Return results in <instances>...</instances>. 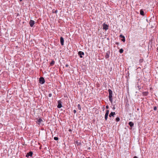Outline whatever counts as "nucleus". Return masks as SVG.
<instances>
[{"label":"nucleus","mask_w":158,"mask_h":158,"mask_svg":"<svg viewBox=\"0 0 158 158\" xmlns=\"http://www.w3.org/2000/svg\"><path fill=\"white\" fill-rule=\"evenodd\" d=\"M73 113L75 114L76 113V110H74L73 111Z\"/></svg>","instance_id":"27"},{"label":"nucleus","mask_w":158,"mask_h":158,"mask_svg":"<svg viewBox=\"0 0 158 158\" xmlns=\"http://www.w3.org/2000/svg\"><path fill=\"white\" fill-rule=\"evenodd\" d=\"M78 109L80 110H81V107L80 104H78L77 105Z\"/></svg>","instance_id":"17"},{"label":"nucleus","mask_w":158,"mask_h":158,"mask_svg":"<svg viewBox=\"0 0 158 158\" xmlns=\"http://www.w3.org/2000/svg\"><path fill=\"white\" fill-rule=\"evenodd\" d=\"M123 50L122 48L120 49L119 50V52L120 53H122L123 52Z\"/></svg>","instance_id":"19"},{"label":"nucleus","mask_w":158,"mask_h":158,"mask_svg":"<svg viewBox=\"0 0 158 158\" xmlns=\"http://www.w3.org/2000/svg\"><path fill=\"white\" fill-rule=\"evenodd\" d=\"M43 121L41 118H39L38 119H37V121L36 122L39 125H40L42 122H43Z\"/></svg>","instance_id":"7"},{"label":"nucleus","mask_w":158,"mask_h":158,"mask_svg":"<svg viewBox=\"0 0 158 158\" xmlns=\"http://www.w3.org/2000/svg\"><path fill=\"white\" fill-rule=\"evenodd\" d=\"M153 109L155 110H157V107L155 106L154 107Z\"/></svg>","instance_id":"25"},{"label":"nucleus","mask_w":158,"mask_h":158,"mask_svg":"<svg viewBox=\"0 0 158 158\" xmlns=\"http://www.w3.org/2000/svg\"><path fill=\"white\" fill-rule=\"evenodd\" d=\"M54 139L55 140H58L59 139L58 137H54Z\"/></svg>","instance_id":"21"},{"label":"nucleus","mask_w":158,"mask_h":158,"mask_svg":"<svg viewBox=\"0 0 158 158\" xmlns=\"http://www.w3.org/2000/svg\"><path fill=\"white\" fill-rule=\"evenodd\" d=\"M139 110V109H137V110Z\"/></svg>","instance_id":"38"},{"label":"nucleus","mask_w":158,"mask_h":158,"mask_svg":"<svg viewBox=\"0 0 158 158\" xmlns=\"http://www.w3.org/2000/svg\"><path fill=\"white\" fill-rule=\"evenodd\" d=\"M108 91L109 92V101L111 103V104H112L113 102V98H112V94H113V92L110 89H109L108 90Z\"/></svg>","instance_id":"1"},{"label":"nucleus","mask_w":158,"mask_h":158,"mask_svg":"<svg viewBox=\"0 0 158 158\" xmlns=\"http://www.w3.org/2000/svg\"><path fill=\"white\" fill-rule=\"evenodd\" d=\"M57 12H58V11L57 10H55L53 9L52 10V13H56Z\"/></svg>","instance_id":"20"},{"label":"nucleus","mask_w":158,"mask_h":158,"mask_svg":"<svg viewBox=\"0 0 158 158\" xmlns=\"http://www.w3.org/2000/svg\"><path fill=\"white\" fill-rule=\"evenodd\" d=\"M78 54L80 57L82 58L83 57L82 55H84V53L83 52L80 51L78 52Z\"/></svg>","instance_id":"8"},{"label":"nucleus","mask_w":158,"mask_h":158,"mask_svg":"<svg viewBox=\"0 0 158 158\" xmlns=\"http://www.w3.org/2000/svg\"><path fill=\"white\" fill-rule=\"evenodd\" d=\"M106 109H108L109 108V106H106Z\"/></svg>","instance_id":"28"},{"label":"nucleus","mask_w":158,"mask_h":158,"mask_svg":"<svg viewBox=\"0 0 158 158\" xmlns=\"http://www.w3.org/2000/svg\"><path fill=\"white\" fill-rule=\"evenodd\" d=\"M115 114V112H111L109 115L110 117H111L112 116L114 117V116Z\"/></svg>","instance_id":"11"},{"label":"nucleus","mask_w":158,"mask_h":158,"mask_svg":"<svg viewBox=\"0 0 158 158\" xmlns=\"http://www.w3.org/2000/svg\"><path fill=\"white\" fill-rule=\"evenodd\" d=\"M109 110H107L106 111V113L105 114V120L106 121L107 120L108 114L109 113Z\"/></svg>","instance_id":"5"},{"label":"nucleus","mask_w":158,"mask_h":158,"mask_svg":"<svg viewBox=\"0 0 158 158\" xmlns=\"http://www.w3.org/2000/svg\"><path fill=\"white\" fill-rule=\"evenodd\" d=\"M60 40L61 44L63 46L64 45V39L62 37L60 38Z\"/></svg>","instance_id":"10"},{"label":"nucleus","mask_w":158,"mask_h":158,"mask_svg":"<svg viewBox=\"0 0 158 158\" xmlns=\"http://www.w3.org/2000/svg\"><path fill=\"white\" fill-rule=\"evenodd\" d=\"M62 102L61 100H59L58 101V105L57 106V108H60L62 107Z\"/></svg>","instance_id":"4"},{"label":"nucleus","mask_w":158,"mask_h":158,"mask_svg":"<svg viewBox=\"0 0 158 158\" xmlns=\"http://www.w3.org/2000/svg\"><path fill=\"white\" fill-rule=\"evenodd\" d=\"M52 94L50 93V94H48V97H52Z\"/></svg>","instance_id":"26"},{"label":"nucleus","mask_w":158,"mask_h":158,"mask_svg":"<svg viewBox=\"0 0 158 158\" xmlns=\"http://www.w3.org/2000/svg\"><path fill=\"white\" fill-rule=\"evenodd\" d=\"M120 120V118L118 117H117L116 118V121L117 122H118Z\"/></svg>","instance_id":"18"},{"label":"nucleus","mask_w":158,"mask_h":158,"mask_svg":"<svg viewBox=\"0 0 158 158\" xmlns=\"http://www.w3.org/2000/svg\"><path fill=\"white\" fill-rule=\"evenodd\" d=\"M19 0L20 1V2H21L23 0Z\"/></svg>","instance_id":"35"},{"label":"nucleus","mask_w":158,"mask_h":158,"mask_svg":"<svg viewBox=\"0 0 158 158\" xmlns=\"http://www.w3.org/2000/svg\"><path fill=\"white\" fill-rule=\"evenodd\" d=\"M69 132H71L72 131V130L71 129H69Z\"/></svg>","instance_id":"30"},{"label":"nucleus","mask_w":158,"mask_h":158,"mask_svg":"<svg viewBox=\"0 0 158 158\" xmlns=\"http://www.w3.org/2000/svg\"><path fill=\"white\" fill-rule=\"evenodd\" d=\"M157 50H158V47H157Z\"/></svg>","instance_id":"37"},{"label":"nucleus","mask_w":158,"mask_h":158,"mask_svg":"<svg viewBox=\"0 0 158 158\" xmlns=\"http://www.w3.org/2000/svg\"><path fill=\"white\" fill-rule=\"evenodd\" d=\"M128 124L131 127H133L134 125V123L132 122H130L128 123Z\"/></svg>","instance_id":"13"},{"label":"nucleus","mask_w":158,"mask_h":158,"mask_svg":"<svg viewBox=\"0 0 158 158\" xmlns=\"http://www.w3.org/2000/svg\"><path fill=\"white\" fill-rule=\"evenodd\" d=\"M55 61L54 60H52L50 63V65L51 66H53L55 64Z\"/></svg>","instance_id":"16"},{"label":"nucleus","mask_w":158,"mask_h":158,"mask_svg":"<svg viewBox=\"0 0 158 158\" xmlns=\"http://www.w3.org/2000/svg\"><path fill=\"white\" fill-rule=\"evenodd\" d=\"M119 37L120 38H122V39L123 38H125V37L122 35H120L119 36Z\"/></svg>","instance_id":"22"},{"label":"nucleus","mask_w":158,"mask_h":158,"mask_svg":"<svg viewBox=\"0 0 158 158\" xmlns=\"http://www.w3.org/2000/svg\"><path fill=\"white\" fill-rule=\"evenodd\" d=\"M121 40L123 42H124L125 41V38H123L121 39Z\"/></svg>","instance_id":"24"},{"label":"nucleus","mask_w":158,"mask_h":158,"mask_svg":"<svg viewBox=\"0 0 158 158\" xmlns=\"http://www.w3.org/2000/svg\"><path fill=\"white\" fill-rule=\"evenodd\" d=\"M115 44L117 45H118L119 44V43L118 42H116L115 43Z\"/></svg>","instance_id":"29"},{"label":"nucleus","mask_w":158,"mask_h":158,"mask_svg":"<svg viewBox=\"0 0 158 158\" xmlns=\"http://www.w3.org/2000/svg\"><path fill=\"white\" fill-rule=\"evenodd\" d=\"M119 37L120 38H122V39L123 38H125V37L122 35H120L119 36Z\"/></svg>","instance_id":"23"},{"label":"nucleus","mask_w":158,"mask_h":158,"mask_svg":"<svg viewBox=\"0 0 158 158\" xmlns=\"http://www.w3.org/2000/svg\"><path fill=\"white\" fill-rule=\"evenodd\" d=\"M68 66H69V65H68V64H66L65 65V67H68Z\"/></svg>","instance_id":"31"},{"label":"nucleus","mask_w":158,"mask_h":158,"mask_svg":"<svg viewBox=\"0 0 158 158\" xmlns=\"http://www.w3.org/2000/svg\"><path fill=\"white\" fill-rule=\"evenodd\" d=\"M78 143V145H80L81 144V143H80H80Z\"/></svg>","instance_id":"32"},{"label":"nucleus","mask_w":158,"mask_h":158,"mask_svg":"<svg viewBox=\"0 0 158 158\" xmlns=\"http://www.w3.org/2000/svg\"><path fill=\"white\" fill-rule=\"evenodd\" d=\"M45 82V79L43 77H41L39 79V83L41 84H44Z\"/></svg>","instance_id":"2"},{"label":"nucleus","mask_w":158,"mask_h":158,"mask_svg":"<svg viewBox=\"0 0 158 158\" xmlns=\"http://www.w3.org/2000/svg\"><path fill=\"white\" fill-rule=\"evenodd\" d=\"M90 147H89V148H88V149H90Z\"/></svg>","instance_id":"36"},{"label":"nucleus","mask_w":158,"mask_h":158,"mask_svg":"<svg viewBox=\"0 0 158 158\" xmlns=\"http://www.w3.org/2000/svg\"><path fill=\"white\" fill-rule=\"evenodd\" d=\"M103 29L106 31L108 29L109 27V25L106 24L105 23H104L102 25Z\"/></svg>","instance_id":"3"},{"label":"nucleus","mask_w":158,"mask_h":158,"mask_svg":"<svg viewBox=\"0 0 158 158\" xmlns=\"http://www.w3.org/2000/svg\"><path fill=\"white\" fill-rule=\"evenodd\" d=\"M33 154V152L31 151H30L29 152L27 153L26 155V157L27 158H28L29 156L31 157Z\"/></svg>","instance_id":"6"},{"label":"nucleus","mask_w":158,"mask_h":158,"mask_svg":"<svg viewBox=\"0 0 158 158\" xmlns=\"http://www.w3.org/2000/svg\"><path fill=\"white\" fill-rule=\"evenodd\" d=\"M133 158H137V157L136 156H135L133 157Z\"/></svg>","instance_id":"33"},{"label":"nucleus","mask_w":158,"mask_h":158,"mask_svg":"<svg viewBox=\"0 0 158 158\" xmlns=\"http://www.w3.org/2000/svg\"><path fill=\"white\" fill-rule=\"evenodd\" d=\"M115 109V107H114H114H113V109L114 110V109Z\"/></svg>","instance_id":"34"},{"label":"nucleus","mask_w":158,"mask_h":158,"mask_svg":"<svg viewBox=\"0 0 158 158\" xmlns=\"http://www.w3.org/2000/svg\"><path fill=\"white\" fill-rule=\"evenodd\" d=\"M29 24L31 27H33L35 24V21L32 20H31L29 22Z\"/></svg>","instance_id":"9"},{"label":"nucleus","mask_w":158,"mask_h":158,"mask_svg":"<svg viewBox=\"0 0 158 158\" xmlns=\"http://www.w3.org/2000/svg\"><path fill=\"white\" fill-rule=\"evenodd\" d=\"M110 53V52H107L106 53L105 57L106 59H107L109 58Z\"/></svg>","instance_id":"12"},{"label":"nucleus","mask_w":158,"mask_h":158,"mask_svg":"<svg viewBox=\"0 0 158 158\" xmlns=\"http://www.w3.org/2000/svg\"><path fill=\"white\" fill-rule=\"evenodd\" d=\"M148 92H143V95L144 96H147L148 94Z\"/></svg>","instance_id":"15"},{"label":"nucleus","mask_w":158,"mask_h":158,"mask_svg":"<svg viewBox=\"0 0 158 158\" xmlns=\"http://www.w3.org/2000/svg\"><path fill=\"white\" fill-rule=\"evenodd\" d=\"M140 13L141 15L144 16V11L142 10H141L140 11Z\"/></svg>","instance_id":"14"}]
</instances>
